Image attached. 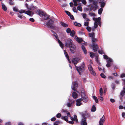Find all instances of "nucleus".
I'll list each match as a JSON object with an SVG mask.
<instances>
[{
    "label": "nucleus",
    "mask_w": 125,
    "mask_h": 125,
    "mask_svg": "<svg viewBox=\"0 0 125 125\" xmlns=\"http://www.w3.org/2000/svg\"><path fill=\"white\" fill-rule=\"evenodd\" d=\"M65 45L66 46L70 48V50L72 53H74L76 47L73 44L72 40L70 38L68 39L65 43Z\"/></svg>",
    "instance_id": "nucleus-1"
},
{
    "label": "nucleus",
    "mask_w": 125,
    "mask_h": 125,
    "mask_svg": "<svg viewBox=\"0 0 125 125\" xmlns=\"http://www.w3.org/2000/svg\"><path fill=\"white\" fill-rule=\"evenodd\" d=\"M76 69L80 75H81V73L84 71L85 69V64L83 62L81 66H75Z\"/></svg>",
    "instance_id": "nucleus-2"
},
{
    "label": "nucleus",
    "mask_w": 125,
    "mask_h": 125,
    "mask_svg": "<svg viewBox=\"0 0 125 125\" xmlns=\"http://www.w3.org/2000/svg\"><path fill=\"white\" fill-rule=\"evenodd\" d=\"M54 22V21L51 19H50L46 22V25L48 27L53 30H54L55 27L53 24Z\"/></svg>",
    "instance_id": "nucleus-3"
},
{
    "label": "nucleus",
    "mask_w": 125,
    "mask_h": 125,
    "mask_svg": "<svg viewBox=\"0 0 125 125\" xmlns=\"http://www.w3.org/2000/svg\"><path fill=\"white\" fill-rule=\"evenodd\" d=\"M81 101H83L85 103L87 102L88 100L87 97L85 95L84 91L83 90L81 92Z\"/></svg>",
    "instance_id": "nucleus-4"
},
{
    "label": "nucleus",
    "mask_w": 125,
    "mask_h": 125,
    "mask_svg": "<svg viewBox=\"0 0 125 125\" xmlns=\"http://www.w3.org/2000/svg\"><path fill=\"white\" fill-rule=\"evenodd\" d=\"M86 115V114H83L82 115L83 118L82 119L81 123V124L82 125H87L86 120L85 119Z\"/></svg>",
    "instance_id": "nucleus-5"
},
{
    "label": "nucleus",
    "mask_w": 125,
    "mask_h": 125,
    "mask_svg": "<svg viewBox=\"0 0 125 125\" xmlns=\"http://www.w3.org/2000/svg\"><path fill=\"white\" fill-rule=\"evenodd\" d=\"M113 60L110 58V67L111 68L114 67L115 69H118V66L113 62Z\"/></svg>",
    "instance_id": "nucleus-6"
},
{
    "label": "nucleus",
    "mask_w": 125,
    "mask_h": 125,
    "mask_svg": "<svg viewBox=\"0 0 125 125\" xmlns=\"http://www.w3.org/2000/svg\"><path fill=\"white\" fill-rule=\"evenodd\" d=\"M88 68L91 74L94 76H95L96 74V73L94 70L91 65L89 64L88 66Z\"/></svg>",
    "instance_id": "nucleus-7"
},
{
    "label": "nucleus",
    "mask_w": 125,
    "mask_h": 125,
    "mask_svg": "<svg viewBox=\"0 0 125 125\" xmlns=\"http://www.w3.org/2000/svg\"><path fill=\"white\" fill-rule=\"evenodd\" d=\"M78 87V84L76 82H73L71 88L74 91H75L76 89Z\"/></svg>",
    "instance_id": "nucleus-8"
},
{
    "label": "nucleus",
    "mask_w": 125,
    "mask_h": 125,
    "mask_svg": "<svg viewBox=\"0 0 125 125\" xmlns=\"http://www.w3.org/2000/svg\"><path fill=\"white\" fill-rule=\"evenodd\" d=\"M79 61V59L78 58H75L72 59V62L75 66V65L78 63Z\"/></svg>",
    "instance_id": "nucleus-9"
},
{
    "label": "nucleus",
    "mask_w": 125,
    "mask_h": 125,
    "mask_svg": "<svg viewBox=\"0 0 125 125\" xmlns=\"http://www.w3.org/2000/svg\"><path fill=\"white\" fill-rule=\"evenodd\" d=\"M93 50L94 52H96L97 51L98 47L97 44L95 43H93Z\"/></svg>",
    "instance_id": "nucleus-10"
},
{
    "label": "nucleus",
    "mask_w": 125,
    "mask_h": 125,
    "mask_svg": "<svg viewBox=\"0 0 125 125\" xmlns=\"http://www.w3.org/2000/svg\"><path fill=\"white\" fill-rule=\"evenodd\" d=\"M74 102V101L69 100V101L66 104L67 106L68 107H71L73 105Z\"/></svg>",
    "instance_id": "nucleus-11"
},
{
    "label": "nucleus",
    "mask_w": 125,
    "mask_h": 125,
    "mask_svg": "<svg viewBox=\"0 0 125 125\" xmlns=\"http://www.w3.org/2000/svg\"><path fill=\"white\" fill-rule=\"evenodd\" d=\"M81 98L78 99L76 100V105L77 106H79L81 105L82 103L81 102Z\"/></svg>",
    "instance_id": "nucleus-12"
},
{
    "label": "nucleus",
    "mask_w": 125,
    "mask_h": 125,
    "mask_svg": "<svg viewBox=\"0 0 125 125\" xmlns=\"http://www.w3.org/2000/svg\"><path fill=\"white\" fill-rule=\"evenodd\" d=\"M75 39L79 43L83 41L82 38H79L77 36L75 37Z\"/></svg>",
    "instance_id": "nucleus-13"
},
{
    "label": "nucleus",
    "mask_w": 125,
    "mask_h": 125,
    "mask_svg": "<svg viewBox=\"0 0 125 125\" xmlns=\"http://www.w3.org/2000/svg\"><path fill=\"white\" fill-rule=\"evenodd\" d=\"M93 19L95 21V22H97L98 23V22H99L101 21V18L100 17H99L97 18L93 17Z\"/></svg>",
    "instance_id": "nucleus-14"
},
{
    "label": "nucleus",
    "mask_w": 125,
    "mask_h": 125,
    "mask_svg": "<svg viewBox=\"0 0 125 125\" xmlns=\"http://www.w3.org/2000/svg\"><path fill=\"white\" fill-rule=\"evenodd\" d=\"M38 15L41 17H43V16L45 14L42 11L40 10H38Z\"/></svg>",
    "instance_id": "nucleus-15"
},
{
    "label": "nucleus",
    "mask_w": 125,
    "mask_h": 125,
    "mask_svg": "<svg viewBox=\"0 0 125 125\" xmlns=\"http://www.w3.org/2000/svg\"><path fill=\"white\" fill-rule=\"evenodd\" d=\"M64 53L66 57L67 58V60H68L69 63H71V61L69 59V56H68V54L65 50H64Z\"/></svg>",
    "instance_id": "nucleus-16"
},
{
    "label": "nucleus",
    "mask_w": 125,
    "mask_h": 125,
    "mask_svg": "<svg viewBox=\"0 0 125 125\" xmlns=\"http://www.w3.org/2000/svg\"><path fill=\"white\" fill-rule=\"evenodd\" d=\"M43 19L44 20H46L47 19L49 20V19H49V16L47 14H46L45 13L44 14V15L43 16Z\"/></svg>",
    "instance_id": "nucleus-17"
},
{
    "label": "nucleus",
    "mask_w": 125,
    "mask_h": 125,
    "mask_svg": "<svg viewBox=\"0 0 125 125\" xmlns=\"http://www.w3.org/2000/svg\"><path fill=\"white\" fill-rule=\"evenodd\" d=\"M60 24L63 27H67L68 26V25L66 23H64L63 22L61 21L60 22Z\"/></svg>",
    "instance_id": "nucleus-18"
},
{
    "label": "nucleus",
    "mask_w": 125,
    "mask_h": 125,
    "mask_svg": "<svg viewBox=\"0 0 125 125\" xmlns=\"http://www.w3.org/2000/svg\"><path fill=\"white\" fill-rule=\"evenodd\" d=\"M123 90L121 91L120 93L121 95L122 96H123L125 94V85L123 87Z\"/></svg>",
    "instance_id": "nucleus-19"
},
{
    "label": "nucleus",
    "mask_w": 125,
    "mask_h": 125,
    "mask_svg": "<svg viewBox=\"0 0 125 125\" xmlns=\"http://www.w3.org/2000/svg\"><path fill=\"white\" fill-rule=\"evenodd\" d=\"M73 97L74 98H77L78 95L75 92L73 93L72 94Z\"/></svg>",
    "instance_id": "nucleus-20"
},
{
    "label": "nucleus",
    "mask_w": 125,
    "mask_h": 125,
    "mask_svg": "<svg viewBox=\"0 0 125 125\" xmlns=\"http://www.w3.org/2000/svg\"><path fill=\"white\" fill-rule=\"evenodd\" d=\"M58 43L59 44L60 46L61 47V48L63 49V44L62 42L60 41V40L58 39Z\"/></svg>",
    "instance_id": "nucleus-21"
},
{
    "label": "nucleus",
    "mask_w": 125,
    "mask_h": 125,
    "mask_svg": "<svg viewBox=\"0 0 125 125\" xmlns=\"http://www.w3.org/2000/svg\"><path fill=\"white\" fill-rule=\"evenodd\" d=\"M81 48L82 49L83 51L84 54H87V52L86 49L84 46L83 45H82L81 46Z\"/></svg>",
    "instance_id": "nucleus-22"
},
{
    "label": "nucleus",
    "mask_w": 125,
    "mask_h": 125,
    "mask_svg": "<svg viewBox=\"0 0 125 125\" xmlns=\"http://www.w3.org/2000/svg\"><path fill=\"white\" fill-rule=\"evenodd\" d=\"M62 119L66 121L67 122H68V117L66 116H62L61 117Z\"/></svg>",
    "instance_id": "nucleus-23"
},
{
    "label": "nucleus",
    "mask_w": 125,
    "mask_h": 125,
    "mask_svg": "<svg viewBox=\"0 0 125 125\" xmlns=\"http://www.w3.org/2000/svg\"><path fill=\"white\" fill-rule=\"evenodd\" d=\"M32 12L31 11L28 10L26 11L25 13L28 15L31 16L32 14Z\"/></svg>",
    "instance_id": "nucleus-24"
},
{
    "label": "nucleus",
    "mask_w": 125,
    "mask_h": 125,
    "mask_svg": "<svg viewBox=\"0 0 125 125\" xmlns=\"http://www.w3.org/2000/svg\"><path fill=\"white\" fill-rule=\"evenodd\" d=\"M100 2L101 3V8L103 7L105 5V2L104 1V0H102L101 2Z\"/></svg>",
    "instance_id": "nucleus-25"
},
{
    "label": "nucleus",
    "mask_w": 125,
    "mask_h": 125,
    "mask_svg": "<svg viewBox=\"0 0 125 125\" xmlns=\"http://www.w3.org/2000/svg\"><path fill=\"white\" fill-rule=\"evenodd\" d=\"M103 9L102 8H100L98 10V14L101 15V14L102 11H103Z\"/></svg>",
    "instance_id": "nucleus-26"
},
{
    "label": "nucleus",
    "mask_w": 125,
    "mask_h": 125,
    "mask_svg": "<svg viewBox=\"0 0 125 125\" xmlns=\"http://www.w3.org/2000/svg\"><path fill=\"white\" fill-rule=\"evenodd\" d=\"M89 36L91 37L92 39L95 36V34L94 33V32H93L92 33H89Z\"/></svg>",
    "instance_id": "nucleus-27"
},
{
    "label": "nucleus",
    "mask_w": 125,
    "mask_h": 125,
    "mask_svg": "<svg viewBox=\"0 0 125 125\" xmlns=\"http://www.w3.org/2000/svg\"><path fill=\"white\" fill-rule=\"evenodd\" d=\"M70 33V35L71 36L73 37L74 36L75 31L74 30H72Z\"/></svg>",
    "instance_id": "nucleus-28"
},
{
    "label": "nucleus",
    "mask_w": 125,
    "mask_h": 125,
    "mask_svg": "<svg viewBox=\"0 0 125 125\" xmlns=\"http://www.w3.org/2000/svg\"><path fill=\"white\" fill-rule=\"evenodd\" d=\"M96 110V108L95 105H93V106L92 108L91 111L92 112H94Z\"/></svg>",
    "instance_id": "nucleus-29"
},
{
    "label": "nucleus",
    "mask_w": 125,
    "mask_h": 125,
    "mask_svg": "<svg viewBox=\"0 0 125 125\" xmlns=\"http://www.w3.org/2000/svg\"><path fill=\"white\" fill-rule=\"evenodd\" d=\"M2 9L4 11H6L7 10V8L6 6L4 4H2Z\"/></svg>",
    "instance_id": "nucleus-30"
},
{
    "label": "nucleus",
    "mask_w": 125,
    "mask_h": 125,
    "mask_svg": "<svg viewBox=\"0 0 125 125\" xmlns=\"http://www.w3.org/2000/svg\"><path fill=\"white\" fill-rule=\"evenodd\" d=\"M94 9L93 10L94 11H95L98 8V6L97 5H94Z\"/></svg>",
    "instance_id": "nucleus-31"
},
{
    "label": "nucleus",
    "mask_w": 125,
    "mask_h": 125,
    "mask_svg": "<svg viewBox=\"0 0 125 125\" xmlns=\"http://www.w3.org/2000/svg\"><path fill=\"white\" fill-rule=\"evenodd\" d=\"M100 94L101 96L103 95V89L102 88H100L99 90Z\"/></svg>",
    "instance_id": "nucleus-32"
},
{
    "label": "nucleus",
    "mask_w": 125,
    "mask_h": 125,
    "mask_svg": "<svg viewBox=\"0 0 125 125\" xmlns=\"http://www.w3.org/2000/svg\"><path fill=\"white\" fill-rule=\"evenodd\" d=\"M89 15L90 16L95 17L96 16L95 14L93 12H91L89 13Z\"/></svg>",
    "instance_id": "nucleus-33"
},
{
    "label": "nucleus",
    "mask_w": 125,
    "mask_h": 125,
    "mask_svg": "<svg viewBox=\"0 0 125 125\" xmlns=\"http://www.w3.org/2000/svg\"><path fill=\"white\" fill-rule=\"evenodd\" d=\"M93 98L95 100V102L97 103H98V100L97 99V98L94 96H93Z\"/></svg>",
    "instance_id": "nucleus-34"
},
{
    "label": "nucleus",
    "mask_w": 125,
    "mask_h": 125,
    "mask_svg": "<svg viewBox=\"0 0 125 125\" xmlns=\"http://www.w3.org/2000/svg\"><path fill=\"white\" fill-rule=\"evenodd\" d=\"M25 10H21L18 11V12L20 13H25Z\"/></svg>",
    "instance_id": "nucleus-35"
},
{
    "label": "nucleus",
    "mask_w": 125,
    "mask_h": 125,
    "mask_svg": "<svg viewBox=\"0 0 125 125\" xmlns=\"http://www.w3.org/2000/svg\"><path fill=\"white\" fill-rule=\"evenodd\" d=\"M71 31V30L70 28H68L66 29V32L68 33H70Z\"/></svg>",
    "instance_id": "nucleus-36"
},
{
    "label": "nucleus",
    "mask_w": 125,
    "mask_h": 125,
    "mask_svg": "<svg viewBox=\"0 0 125 125\" xmlns=\"http://www.w3.org/2000/svg\"><path fill=\"white\" fill-rule=\"evenodd\" d=\"M111 87L113 90H114L115 88V84L112 83L111 85Z\"/></svg>",
    "instance_id": "nucleus-37"
},
{
    "label": "nucleus",
    "mask_w": 125,
    "mask_h": 125,
    "mask_svg": "<svg viewBox=\"0 0 125 125\" xmlns=\"http://www.w3.org/2000/svg\"><path fill=\"white\" fill-rule=\"evenodd\" d=\"M13 10L14 11L16 12H18L19 11L18 8L16 7H15L13 8Z\"/></svg>",
    "instance_id": "nucleus-38"
},
{
    "label": "nucleus",
    "mask_w": 125,
    "mask_h": 125,
    "mask_svg": "<svg viewBox=\"0 0 125 125\" xmlns=\"http://www.w3.org/2000/svg\"><path fill=\"white\" fill-rule=\"evenodd\" d=\"M77 9L78 10H79L81 11H82V8L78 6L77 7Z\"/></svg>",
    "instance_id": "nucleus-39"
},
{
    "label": "nucleus",
    "mask_w": 125,
    "mask_h": 125,
    "mask_svg": "<svg viewBox=\"0 0 125 125\" xmlns=\"http://www.w3.org/2000/svg\"><path fill=\"white\" fill-rule=\"evenodd\" d=\"M92 40L93 44V43H94V42H95L97 40V39H95L94 38V37L93 38H92Z\"/></svg>",
    "instance_id": "nucleus-40"
},
{
    "label": "nucleus",
    "mask_w": 125,
    "mask_h": 125,
    "mask_svg": "<svg viewBox=\"0 0 125 125\" xmlns=\"http://www.w3.org/2000/svg\"><path fill=\"white\" fill-rule=\"evenodd\" d=\"M74 3V5L75 6H77L78 4L77 2V0H73Z\"/></svg>",
    "instance_id": "nucleus-41"
},
{
    "label": "nucleus",
    "mask_w": 125,
    "mask_h": 125,
    "mask_svg": "<svg viewBox=\"0 0 125 125\" xmlns=\"http://www.w3.org/2000/svg\"><path fill=\"white\" fill-rule=\"evenodd\" d=\"M74 24L75 26H76L80 27L81 26V25L80 24L77 22H74Z\"/></svg>",
    "instance_id": "nucleus-42"
},
{
    "label": "nucleus",
    "mask_w": 125,
    "mask_h": 125,
    "mask_svg": "<svg viewBox=\"0 0 125 125\" xmlns=\"http://www.w3.org/2000/svg\"><path fill=\"white\" fill-rule=\"evenodd\" d=\"M74 120L77 123L78 122V120L77 116L76 115H74Z\"/></svg>",
    "instance_id": "nucleus-43"
},
{
    "label": "nucleus",
    "mask_w": 125,
    "mask_h": 125,
    "mask_svg": "<svg viewBox=\"0 0 125 125\" xmlns=\"http://www.w3.org/2000/svg\"><path fill=\"white\" fill-rule=\"evenodd\" d=\"M18 17L21 19H22V18H25V17L19 14H18Z\"/></svg>",
    "instance_id": "nucleus-44"
},
{
    "label": "nucleus",
    "mask_w": 125,
    "mask_h": 125,
    "mask_svg": "<svg viewBox=\"0 0 125 125\" xmlns=\"http://www.w3.org/2000/svg\"><path fill=\"white\" fill-rule=\"evenodd\" d=\"M98 25V24L97 22H95L94 23V26L95 28H96Z\"/></svg>",
    "instance_id": "nucleus-45"
},
{
    "label": "nucleus",
    "mask_w": 125,
    "mask_h": 125,
    "mask_svg": "<svg viewBox=\"0 0 125 125\" xmlns=\"http://www.w3.org/2000/svg\"><path fill=\"white\" fill-rule=\"evenodd\" d=\"M60 123V122L59 121H56L54 122L53 125H58V124H59Z\"/></svg>",
    "instance_id": "nucleus-46"
},
{
    "label": "nucleus",
    "mask_w": 125,
    "mask_h": 125,
    "mask_svg": "<svg viewBox=\"0 0 125 125\" xmlns=\"http://www.w3.org/2000/svg\"><path fill=\"white\" fill-rule=\"evenodd\" d=\"M107 63L106 64V66L107 67H109V59L107 61Z\"/></svg>",
    "instance_id": "nucleus-47"
},
{
    "label": "nucleus",
    "mask_w": 125,
    "mask_h": 125,
    "mask_svg": "<svg viewBox=\"0 0 125 125\" xmlns=\"http://www.w3.org/2000/svg\"><path fill=\"white\" fill-rule=\"evenodd\" d=\"M98 99L99 101H103V97L100 96H99L98 97Z\"/></svg>",
    "instance_id": "nucleus-48"
},
{
    "label": "nucleus",
    "mask_w": 125,
    "mask_h": 125,
    "mask_svg": "<svg viewBox=\"0 0 125 125\" xmlns=\"http://www.w3.org/2000/svg\"><path fill=\"white\" fill-rule=\"evenodd\" d=\"M61 116V114L60 113H58L56 115V116L57 118H60Z\"/></svg>",
    "instance_id": "nucleus-49"
},
{
    "label": "nucleus",
    "mask_w": 125,
    "mask_h": 125,
    "mask_svg": "<svg viewBox=\"0 0 125 125\" xmlns=\"http://www.w3.org/2000/svg\"><path fill=\"white\" fill-rule=\"evenodd\" d=\"M86 29L89 32H90L91 31V28L89 26H87L86 27Z\"/></svg>",
    "instance_id": "nucleus-50"
},
{
    "label": "nucleus",
    "mask_w": 125,
    "mask_h": 125,
    "mask_svg": "<svg viewBox=\"0 0 125 125\" xmlns=\"http://www.w3.org/2000/svg\"><path fill=\"white\" fill-rule=\"evenodd\" d=\"M90 57L92 58H93L94 56V54L93 52H90Z\"/></svg>",
    "instance_id": "nucleus-51"
},
{
    "label": "nucleus",
    "mask_w": 125,
    "mask_h": 125,
    "mask_svg": "<svg viewBox=\"0 0 125 125\" xmlns=\"http://www.w3.org/2000/svg\"><path fill=\"white\" fill-rule=\"evenodd\" d=\"M73 11L74 12L77 13V11L76 10V8L75 7H74L73 8Z\"/></svg>",
    "instance_id": "nucleus-52"
},
{
    "label": "nucleus",
    "mask_w": 125,
    "mask_h": 125,
    "mask_svg": "<svg viewBox=\"0 0 125 125\" xmlns=\"http://www.w3.org/2000/svg\"><path fill=\"white\" fill-rule=\"evenodd\" d=\"M81 14L82 15L83 18L85 19L86 17V15L85 13H82Z\"/></svg>",
    "instance_id": "nucleus-53"
},
{
    "label": "nucleus",
    "mask_w": 125,
    "mask_h": 125,
    "mask_svg": "<svg viewBox=\"0 0 125 125\" xmlns=\"http://www.w3.org/2000/svg\"><path fill=\"white\" fill-rule=\"evenodd\" d=\"M101 76L103 78H104L105 77V76L103 73H101L100 74Z\"/></svg>",
    "instance_id": "nucleus-54"
},
{
    "label": "nucleus",
    "mask_w": 125,
    "mask_h": 125,
    "mask_svg": "<svg viewBox=\"0 0 125 125\" xmlns=\"http://www.w3.org/2000/svg\"><path fill=\"white\" fill-rule=\"evenodd\" d=\"M97 2L96 1H94L93 2V4L94 5H97Z\"/></svg>",
    "instance_id": "nucleus-55"
},
{
    "label": "nucleus",
    "mask_w": 125,
    "mask_h": 125,
    "mask_svg": "<svg viewBox=\"0 0 125 125\" xmlns=\"http://www.w3.org/2000/svg\"><path fill=\"white\" fill-rule=\"evenodd\" d=\"M81 1L82 3L84 4L85 5L86 3V2L85 0H82Z\"/></svg>",
    "instance_id": "nucleus-56"
},
{
    "label": "nucleus",
    "mask_w": 125,
    "mask_h": 125,
    "mask_svg": "<svg viewBox=\"0 0 125 125\" xmlns=\"http://www.w3.org/2000/svg\"><path fill=\"white\" fill-rule=\"evenodd\" d=\"M65 12L68 16H70L71 13L69 11L67 10H65Z\"/></svg>",
    "instance_id": "nucleus-57"
},
{
    "label": "nucleus",
    "mask_w": 125,
    "mask_h": 125,
    "mask_svg": "<svg viewBox=\"0 0 125 125\" xmlns=\"http://www.w3.org/2000/svg\"><path fill=\"white\" fill-rule=\"evenodd\" d=\"M104 58L106 59H107L108 58V56L105 55H103Z\"/></svg>",
    "instance_id": "nucleus-58"
},
{
    "label": "nucleus",
    "mask_w": 125,
    "mask_h": 125,
    "mask_svg": "<svg viewBox=\"0 0 125 125\" xmlns=\"http://www.w3.org/2000/svg\"><path fill=\"white\" fill-rule=\"evenodd\" d=\"M110 101L112 103L115 102V100L113 99H110Z\"/></svg>",
    "instance_id": "nucleus-59"
},
{
    "label": "nucleus",
    "mask_w": 125,
    "mask_h": 125,
    "mask_svg": "<svg viewBox=\"0 0 125 125\" xmlns=\"http://www.w3.org/2000/svg\"><path fill=\"white\" fill-rule=\"evenodd\" d=\"M53 35L55 37V38L58 40V36L57 35L56 33V34H54Z\"/></svg>",
    "instance_id": "nucleus-60"
},
{
    "label": "nucleus",
    "mask_w": 125,
    "mask_h": 125,
    "mask_svg": "<svg viewBox=\"0 0 125 125\" xmlns=\"http://www.w3.org/2000/svg\"><path fill=\"white\" fill-rule=\"evenodd\" d=\"M98 52L99 53L101 54H103L104 53V52L102 51L99 50L98 51Z\"/></svg>",
    "instance_id": "nucleus-61"
},
{
    "label": "nucleus",
    "mask_w": 125,
    "mask_h": 125,
    "mask_svg": "<svg viewBox=\"0 0 125 125\" xmlns=\"http://www.w3.org/2000/svg\"><path fill=\"white\" fill-rule=\"evenodd\" d=\"M94 9V6H92L90 8V10L91 11H92Z\"/></svg>",
    "instance_id": "nucleus-62"
},
{
    "label": "nucleus",
    "mask_w": 125,
    "mask_h": 125,
    "mask_svg": "<svg viewBox=\"0 0 125 125\" xmlns=\"http://www.w3.org/2000/svg\"><path fill=\"white\" fill-rule=\"evenodd\" d=\"M121 78H123L125 77V74L124 73H122L120 75Z\"/></svg>",
    "instance_id": "nucleus-63"
},
{
    "label": "nucleus",
    "mask_w": 125,
    "mask_h": 125,
    "mask_svg": "<svg viewBox=\"0 0 125 125\" xmlns=\"http://www.w3.org/2000/svg\"><path fill=\"white\" fill-rule=\"evenodd\" d=\"M5 125H11L10 122H8L6 123Z\"/></svg>",
    "instance_id": "nucleus-64"
}]
</instances>
